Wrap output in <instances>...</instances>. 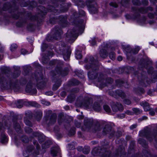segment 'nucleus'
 Segmentation results:
<instances>
[{"label":"nucleus","instance_id":"25","mask_svg":"<svg viewBox=\"0 0 157 157\" xmlns=\"http://www.w3.org/2000/svg\"><path fill=\"white\" fill-rule=\"evenodd\" d=\"M14 128L17 131L19 132L20 129L21 127L19 124L17 123H16L14 124Z\"/></svg>","mask_w":157,"mask_h":157},{"label":"nucleus","instance_id":"29","mask_svg":"<svg viewBox=\"0 0 157 157\" xmlns=\"http://www.w3.org/2000/svg\"><path fill=\"white\" fill-rule=\"evenodd\" d=\"M109 56L111 59L113 60L114 59L115 57L114 53L113 52L110 53L109 54Z\"/></svg>","mask_w":157,"mask_h":157},{"label":"nucleus","instance_id":"31","mask_svg":"<svg viewBox=\"0 0 157 157\" xmlns=\"http://www.w3.org/2000/svg\"><path fill=\"white\" fill-rule=\"evenodd\" d=\"M25 130L28 133H29L32 132V129L29 128H25Z\"/></svg>","mask_w":157,"mask_h":157},{"label":"nucleus","instance_id":"11","mask_svg":"<svg viewBox=\"0 0 157 157\" xmlns=\"http://www.w3.org/2000/svg\"><path fill=\"white\" fill-rule=\"evenodd\" d=\"M93 108L95 111H100L101 109L100 105L97 102L95 103L93 106Z\"/></svg>","mask_w":157,"mask_h":157},{"label":"nucleus","instance_id":"13","mask_svg":"<svg viewBox=\"0 0 157 157\" xmlns=\"http://www.w3.org/2000/svg\"><path fill=\"white\" fill-rule=\"evenodd\" d=\"M42 116V113L40 111L36 112V117L37 121H39Z\"/></svg>","mask_w":157,"mask_h":157},{"label":"nucleus","instance_id":"58","mask_svg":"<svg viewBox=\"0 0 157 157\" xmlns=\"http://www.w3.org/2000/svg\"><path fill=\"white\" fill-rule=\"evenodd\" d=\"M155 111L157 113V108L155 109Z\"/></svg>","mask_w":157,"mask_h":157},{"label":"nucleus","instance_id":"59","mask_svg":"<svg viewBox=\"0 0 157 157\" xmlns=\"http://www.w3.org/2000/svg\"><path fill=\"white\" fill-rule=\"evenodd\" d=\"M79 147L80 148V149H79V151H80V150H82V147Z\"/></svg>","mask_w":157,"mask_h":157},{"label":"nucleus","instance_id":"24","mask_svg":"<svg viewBox=\"0 0 157 157\" xmlns=\"http://www.w3.org/2000/svg\"><path fill=\"white\" fill-rule=\"evenodd\" d=\"M103 108L105 111L107 112H110L111 109L110 107L107 105H105L103 106Z\"/></svg>","mask_w":157,"mask_h":157},{"label":"nucleus","instance_id":"39","mask_svg":"<svg viewBox=\"0 0 157 157\" xmlns=\"http://www.w3.org/2000/svg\"><path fill=\"white\" fill-rule=\"evenodd\" d=\"M21 53L22 54L24 55L27 53V51L24 49H22L21 51Z\"/></svg>","mask_w":157,"mask_h":157},{"label":"nucleus","instance_id":"7","mask_svg":"<svg viewBox=\"0 0 157 157\" xmlns=\"http://www.w3.org/2000/svg\"><path fill=\"white\" fill-rule=\"evenodd\" d=\"M25 90L27 92L32 94H35L36 92V89L35 88L33 89L32 86L30 83L27 85Z\"/></svg>","mask_w":157,"mask_h":157},{"label":"nucleus","instance_id":"34","mask_svg":"<svg viewBox=\"0 0 157 157\" xmlns=\"http://www.w3.org/2000/svg\"><path fill=\"white\" fill-rule=\"evenodd\" d=\"M149 113L151 116L154 115L155 114V112L153 109H150L149 110Z\"/></svg>","mask_w":157,"mask_h":157},{"label":"nucleus","instance_id":"2","mask_svg":"<svg viewBox=\"0 0 157 157\" xmlns=\"http://www.w3.org/2000/svg\"><path fill=\"white\" fill-rule=\"evenodd\" d=\"M78 31L74 30L68 31L67 34V40L74 41L78 36Z\"/></svg>","mask_w":157,"mask_h":157},{"label":"nucleus","instance_id":"27","mask_svg":"<svg viewBox=\"0 0 157 157\" xmlns=\"http://www.w3.org/2000/svg\"><path fill=\"white\" fill-rule=\"evenodd\" d=\"M17 48V45L16 44H13L11 45L10 50L11 51H14Z\"/></svg>","mask_w":157,"mask_h":157},{"label":"nucleus","instance_id":"12","mask_svg":"<svg viewBox=\"0 0 157 157\" xmlns=\"http://www.w3.org/2000/svg\"><path fill=\"white\" fill-rule=\"evenodd\" d=\"M59 151V149L58 147L52 148L51 150V154L53 156H56Z\"/></svg>","mask_w":157,"mask_h":157},{"label":"nucleus","instance_id":"28","mask_svg":"<svg viewBox=\"0 0 157 157\" xmlns=\"http://www.w3.org/2000/svg\"><path fill=\"white\" fill-rule=\"evenodd\" d=\"M76 57L78 59H80L82 57V55L79 52L76 53Z\"/></svg>","mask_w":157,"mask_h":157},{"label":"nucleus","instance_id":"16","mask_svg":"<svg viewBox=\"0 0 157 157\" xmlns=\"http://www.w3.org/2000/svg\"><path fill=\"white\" fill-rule=\"evenodd\" d=\"M111 130L110 127H108L107 126H106L103 129V133L104 135H105L109 132Z\"/></svg>","mask_w":157,"mask_h":157},{"label":"nucleus","instance_id":"15","mask_svg":"<svg viewBox=\"0 0 157 157\" xmlns=\"http://www.w3.org/2000/svg\"><path fill=\"white\" fill-rule=\"evenodd\" d=\"M100 54L101 57L105 58L107 56V53L106 50L102 49L100 51Z\"/></svg>","mask_w":157,"mask_h":157},{"label":"nucleus","instance_id":"4","mask_svg":"<svg viewBox=\"0 0 157 157\" xmlns=\"http://www.w3.org/2000/svg\"><path fill=\"white\" fill-rule=\"evenodd\" d=\"M140 135L141 136H145L146 138L150 141L151 140L152 136L155 138V140L157 137V134L156 135L154 134L152 136L151 134L147 132L146 131H143L141 132H140Z\"/></svg>","mask_w":157,"mask_h":157},{"label":"nucleus","instance_id":"22","mask_svg":"<svg viewBox=\"0 0 157 157\" xmlns=\"http://www.w3.org/2000/svg\"><path fill=\"white\" fill-rule=\"evenodd\" d=\"M117 93L119 96L122 98H124L125 96L124 93L121 90L117 91Z\"/></svg>","mask_w":157,"mask_h":157},{"label":"nucleus","instance_id":"46","mask_svg":"<svg viewBox=\"0 0 157 157\" xmlns=\"http://www.w3.org/2000/svg\"><path fill=\"white\" fill-rule=\"evenodd\" d=\"M46 94L47 95H52L53 94V93L52 92H50L49 93H46Z\"/></svg>","mask_w":157,"mask_h":157},{"label":"nucleus","instance_id":"23","mask_svg":"<svg viewBox=\"0 0 157 157\" xmlns=\"http://www.w3.org/2000/svg\"><path fill=\"white\" fill-rule=\"evenodd\" d=\"M61 85L60 82H59V83H56L53 86V90H56Z\"/></svg>","mask_w":157,"mask_h":157},{"label":"nucleus","instance_id":"5","mask_svg":"<svg viewBox=\"0 0 157 157\" xmlns=\"http://www.w3.org/2000/svg\"><path fill=\"white\" fill-rule=\"evenodd\" d=\"M86 4L89 7L90 10H96V5L94 0H89L87 1Z\"/></svg>","mask_w":157,"mask_h":157},{"label":"nucleus","instance_id":"41","mask_svg":"<svg viewBox=\"0 0 157 157\" xmlns=\"http://www.w3.org/2000/svg\"><path fill=\"white\" fill-rule=\"evenodd\" d=\"M75 124L76 126L77 127L79 128V127H80V126L81 124L79 122H76L75 123Z\"/></svg>","mask_w":157,"mask_h":157},{"label":"nucleus","instance_id":"1","mask_svg":"<svg viewBox=\"0 0 157 157\" xmlns=\"http://www.w3.org/2000/svg\"><path fill=\"white\" fill-rule=\"evenodd\" d=\"M0 84L2 87L5 89H13L14 84L10 81L7 82L5 78H2L0 79Z\"/></svg>","mask_w":157,"mask_h":157},{"label":"nucleus","instance_id":"49","mask_svg":"<svg viewBox=\"0 0 157 157\" xmlns=\"http://www.w3.org/2000/svg\"><path fill=\"white\" fill-rule=\"evenodd\" d=\"M126 113L129 115H132V112H130L129 111H127Z\"/></svg>","mask_w":157,"mask_h":157},{"label":"nucleus","instance_id":"47","mask_svg":"<svg viewBox=\"0 0 157 157\" xmlns=\"http://www.w3.org/2000/svg\"><path fill=\"white\" fill-rule=\"evenodd\" d=\"M22 140L23 142H24L25 143H27L28 141V138H26L25 140L23 139Z\"/></svg>","mask_w":157,"mask_h":157},{"label":"nucleus","instance_id":"33","mask_svg":"<svg viewBox=\"0 0 157 157\" xmlns=\"http://www.w3.org/2000/svg\"><path fill=\"white\" fill-rule=\"evenodd\" d=\"M138 142L140 144L142 145L143 144H143H144L145 143V140H143L142 139H139Z\"/></svg>","mask_w":157,"mask_h":157},{"label":"nucleus","instance_id":"14","mask_svg":"<svg viewBox=\"0 0 157 157\" xmlns=\"http://www.w3.org/2000/svg\"><path fill=\"white\" fill-rule=\"evenodd\" d=\"M56 115L55 114H53L51 117L50 121L49 123L50 124H54L56 121Z\"/></svg>","mask_w":157,"mask_h":157},{"label":"nucleus","instance_id":"61","mask_svg":"<svg viewBox=\"0 0 157 157\" xmlns=\"http://www.w3.org/2000/svg\"><path fill=\"white\" fill-rule=\"evenodd\" d=\"M51 53V54H52L51 55H49V56H52V55H53V53Z\"/></svg>","mask_w":157,"mask_h":157},{"label":"nucleus","instance_id":"30","mask_svg":"<svg viewBox=\"0 0 157 157\" xmlns=\"http://www.w3.org/2000/svg\"><path fill=\"white\" fill-rule=\"evenodd\" d=\"M25 122L26 124L28 126H31L32 124L31 122L28 120H25Z\"/></svg>","mask_w":157,"mask_h":157},{"label":"nucleus","instance_id":"9","mask_svg":"<svg viewBox=\"0 0 157 157\" xmlns=\"http://www.w3.org/2000/svg\"><path fill=\"white\" fill-rule=\"evenodd\" d=\"M140 48L139 47L137 46L135 48V49L134 50H131L129 47H128L127 48H125V50L127 52H132L134 54H136L138 52V51L140 50Z\"/></svg>","mask_w":157,"mask_h":157},{"label":"nucleus","instance_id":"45","mask_svg":"<svg viewBox=\"0 0 157 157\" xmlns=\"http://www.w3.org/2000/svg\"><path fill=\"white\" fill-rule=\"evenodd\" d=\"M67 99V101L70 102H71L73 101L72 99H70V97L69 96L68 97Z\"/></svg>","mask_w":157,"mask_h":157},{"label":"nucleus","instance_id":"44","mask_svg":"<svg viewBox=\"0 0 157 157\" xmlns=\"http://www.w3.org/2000/svg\"><path fill=\"white\" fill-rule=\"evenodd\" d=\"M117 59L119 61H121L122 60V58L121 56H119L117 58Z\"/></svg>","mask_w":157,"mask_h":157},{"label":"nucleus","instance_id":"17","mask_svg":"<svg viewBox=\"0 0 157 157\" xmlns=\"http://www.w3.org/2000/svg\"><path fill=\"white\" fill-rule=\"evenodd\" d=\"M92 72H89L88 73V76L89 78L91 79H94L96 77L97 74L96 73H94L93 74L92 73Z\"/></svg>","mask_w":157,"mask_h":157},{"label":"nucleus","instance_id":"21","mask_svg":"<svg viewBox=\"0 0 157 157\" xmlns=\"http://www.w3.org/2000/svg\"><path fill=\"white\" fill-rule=\"evenodd\" d=\"M86 68L87 69H89L90 68H91L93 70H96L98 69V67H97L94 64H92L91 66H90V67H88V66H86Z\"/></svg>","mask_w":157,"mask_h":157},{"label":"nucleus","instance_id":"3","mask_svg":"<svg viewBox=\"0 0 157 157\" xmlns=\"http://www.w3.org/2000/svg\"><path fill=\"white\" fill-rule=\"evenodd\" d=\"M71 51L69 49L67 50L66 47H64V48L60 49L58 52V53L60 54L63 55L64 58H65V56L68 59L70 55Z\"/></svg>","mask_w":157,"mask_h":157},{"label":"nucleus","instance_id":"42","mask_svg":"<svg viewBox=\"0 0 157 157\" xmlns=\"http://www.w3.org/2000/svg\"><path fill=\"white\" fill-rule=\"evenodd\" d=\"M89 151H90V150L89 149V148H88V149L86 151H85L84 149L83 150V153L85 154H88L89 152Z\"/></svg>","mask_w":157,"mask_h":157},{"label":"nucleus","instance_id":"35","mask_svg":"<svg viewBox=\"0 0 157 157\" xmlns=\"http://www.w3.org/2000/svg\"><path fill=\"white\" fill-rule=\"evenodd\" d=\"M42 103L44 105H50V102L47 101H42Z\"/></svg>","mask_w":157,"mask_h":157},{"label":"nucleus","instance_id":"8","mask_svg":"<svg viewBox=\"0 0 157 157\" xmlns=\"http://www.w3.org/2000/svg\"><path fill=\"white\" fill-rule=\"evenodd\" d=\"M140 105L143 107L145 111H148L151 109L149 104L146 101H142L140 103Z\"/></svg>","mask_w":157,"mask_h":157},{"label":"nucleus","instance_id":"63","mask_svg":"<svg viewBox=\"0 0 157 157\" xmlns=\"http://www.w3.org/2000/svg\"><path fill=\"white\" fill-rule=\"evenodd\" d=\"M91 59L92 60H93V57H92V58H91Z\"/></svg>","mask_w":157,"mask_h":157},{"label":"nucleus","instance_id":"64","mask_svg":"<svg viewBox=\"0 0 157 157\" xmlns=\"http://www.w3.org/2000/svg\"><path fill=\"white\" fill-rule=\"evenodd\" d=\"M153 43H151V44H152V45H153Z\"/></svg>","mask_w":157,"mask_h":157},{"label":"nucleus","instance_id":"53","mask_svg":"<svg viewBox=\"0 0 157 157\" xmlns=\"http://www.w3.org/2000/svg\"><path fill=\"white\" fill-rule=\"evenodd\" d=\"M81 11L82 13V15H84L85 14V12L83 11Z\"/></svg>","mask_w":157,"mask_h":157},{"label":"nucleus","instance_id":"56","mask_svg":"<svg viewBox=\"0 0 157 157\" xmlns=\"http://www.w3.org/2000/svg\"><path fill=\"white\" fill-rule=\"evenodd\" d=\"M65 107L66 108V109H68L69 108V107L68 106H66Z\"/></svg>","mask_w":157,"mask_h":157},{"label":"nucleus","instance_id":"57","mask_svg":"<svg viewBox=\"0 0 157 157\" xmlns=\"http://www.w3.org/2000/svg\"><path fill=\"white\" fill-rule=\"evenodd\" d=\"M78 91V89H77L76 90H74V91L75 92H77Z\"/></svg>","mask_w":157,"mask_h":157},{"label":"nucleus","instance_id":"62","mask_svg":"<svg viewBox=\"0 0 157 157\" xmlns=\"http://www.w3.org/2000/svg\"><path fill=\"white\" fill-rule=\"evenodd\" d=\"M151 15H152V16L151 17H153V15L152 14H151Z\"/></svg>","mask_w":157,"mask_h":157},{"label":"nucleus","instance_id":"43","mask_svg":"<svg viewBox=\"0 0 157 157\" xmlns=\"http://www.w3.org/2000/svg\"><path fill=\"white\" fill-rule=\"evenodd\" d=\"M46 144H47V143H46L45 144H43L42 145V147L43 148H46L47 147H48V146H45V145Z\"/></svg>","mask_w":157,"mask_h":157},{"label":"nucleus","instance_id":"32","mask_svg":"<svg viewBox=\"0 0 157 157\" xmlns=\"http://www.w3.org/2000/svg\"><path fill=\"white\" fill-rule=\"evenodd\" d=\"M124 102L125 104L128 105L130 104L131 103L130 101L127 99H125L124 101Z\"/></svg>","mask_w":157,"mask_h":157},{"label":"nucleus","instance_id":"37","mask_svg":"<svg viewBox=\"0 0 157 157\" xmlns=\"http://www.w3.org/2000/svg\"><path fill=\"white\" fill-rule=\"evenodd\" d=\"M100 128H99V127L98 126H96L95 127V130H93V132H95L97 131H100Z\"/></svg>","mask_w":157,"mask_h":157},{"label":"nucleus","instance_id":"50","mask_svg":"<svg viewBox=\"0 0 157 157\" xmlns=\"http://www.w3.org/2000/svg\"><path fill=\"white\" fill-rule=\"evenodd\" d=\"M42 78L41 77L40 78V79H39L38 80H37V81L38 82H39V83L41 82L40 81H39V80H42Z\"/></svg>","mask_w":157,"mask_h":157},{"label":"nucleus","instance_id":"48","mask_svg":"<svg viewBox=\"0 0 157 157\" xmlns=\"http://www.w3.org/2000/svg\"><path fill=\"white\" fill-rule=\"evenodd\" d=\"M108 80H109V81L108 82L109 83H111L113 81V80L110 78H109Z\"/></svg>","mask_w":157,"mask_h":157},{"label":"nucleus","instance_id":"40","mask_svg":"<svg viewBox=\"0 0 157 157\" xmlns=\"http://www.w3.org/2000/svg\"><path fill=\"white\" fill-rule=\"evenodd\" d=\"M56 31H57L56 32V34L59 35H60L62 33V32L61 29H59V30H56Z\"/></svg>","mask_w":157,"mask_h":157},{"label":"nucleus","instance_id":"19","mask_svg":"<svg viewBox=\"0 0 157 157\" xmlns=\"http://www.w3.org/2000/svg\"><path fill=\"white\" fill-rule=\"evenodd\" d=\"M133 112L136 114H140L142 113V111L138 108H133L132 109Z\"/></svg>","mask_w":157,"mask_h":157},{"label":"nucleus","instance_id":"52","mask_svg":"<svg viewBox=\"0 0 157 157\" xmlns=\"http://www.w3.org/2000/svg\"><path fill=\"white\" fill-rule=\"evenodd\" d=\"M3 139L5 141H6L7 140L6 138V136H4V137H3Z\"/></svg>","mask_w":157,"mask_h":157},{"label":"nucleus","instance_id":"36","mask_svg":"<svg viewBox=\"0 0 157 157\" xmlns=\"http://www.w3.org/2000/svg\"><path fill=\"white\" fill-rule=\"evenodd\" d=\"M110 5L115 7H117V5L116 3L115 2H111L110 3Z\"/></svg>","mask_w":157,"mask_h":157},{"label":"nucleus","instance_id":"54","mask_svg":"<svg viewBox=\"0 0 157 157\" xmlns=\"http://www.w3.org/2000/svg\"><path fill=\"white\" fill-rule=\"evenodd\" d=\"M48 112L49 113H51L52 111L51 110H48Z\"/></svg>","mask_w":157,"mask_h":157},{"label":"nucleus","instance_id":"38","mask_svg":"<svg viewBox=\"0 0 157 157\" xmlns=\"http://www.w3.org/2000/svg\"><path fill=\"white\" fill-rule=\"evenodd\" d=\"M137 126V124H134L132 125L130 127L131 129H133L136 128Z\"/></svg>","mask_w":157,"mask_h":157},{"label":"nucleus","instance_id":"20","mask_svg":"<svg viewBox=\"0 0 157 157\" xmlns=\"http://www.w3.org/2000/svg\"><path fill=\"white\" fill-rule=\"evenodd\" d=\"M16 105L17 108H20L22 107L23 105L22 101L21 100L17 101L16 103Z\"/></svg>","mask_w":157,"mask_h":157},{"label":"nucleus","instance_id":"10","mask_svg":"<svg viewBox=\"0 0 157 157\" xmlns=\"http://www.w3.org/2000/svg\"><path fill=\"white\" fill-rule=\"evenodd\" d=\"M81 106L86 108H91L92 106L91 103L89 101H85L82 103Z\"/></svg>","mask_w":157,"mask_h":157},{"label":"nucleus","instance_id":"6","mask_svg":"<svg viewBox=\"0 0 157 157\" xmlns=\"http://www.w3.org/2000/svg\"><path fill=\"white\" fill-rule=\"evenodd\" d=\"M112 109L113 112H117L118 111H122L123 108L121 104L117 103L112 106Z\"/></svg>","mask_w":157,"mask_h":157},{"label":"nucleus","instance_id":"18","mask_svg":"<svg viewBox=\"0 0 157 157\" xmlns=\"http://www.w3.org/2000/svg\"><path fill=\"white\" fill-rule=\"evenodd\" d=\"M58 73L61 74L62 76H64L67 74V71H62L61 69H59Z\"/></svg>","mask_w":157,"mask_h":157},{"label":"nucleus","instance_id":"26","mask_svg":"<svg viewBox=\"0 0 157 157\" xmlns=\"http://www.w3.org/2000/svg\"><path fill=\"white\" fill-rule=\"evenodd\" d=\"M29 105L31 106L36 107H38L39 105L35 102H29Z\"/></svg>","mask_w":157,"mask_h":157},{"label":"nucleus","instance_id":"51","mask_svg":"<svg viewBox=\"0 0 157 157\" xmlns=\"http://www.w3.org/2000/svg\"><path fill=\"white\" fill-rule=\"evenodd\" d=\"M142 118L143 120H145L147 119V117L146 116H143L142 117Z\"/></svg>","mask_w":157,"mask_h":157},{"label":"nucleus","instance_id":"60","mask_svg":"<svg viewBox=\"0 0 157 157\" xmlns=\"http://www.w3.org/2000/svg\"><path fill=\"white\" fill-rule=\"evenodd\" d=\"M80 157H84V155H82L80 156Z\"/></svg>","mask_w":157,"mask_h":157},{"label":"nucleus","instance_id":"55","mask_svg":"<svg viewBox=\"0 0 157 157\" xmlns=\"http://www.w3.org/2000/svg\"><path fill=\"white\" fill-rule=\"evenodd\" d=\"M1 142L2 143H4V140H3V139H2V140H1Z\"/></svg>","mask_w":157,"mask_h":157}]
</instances>
